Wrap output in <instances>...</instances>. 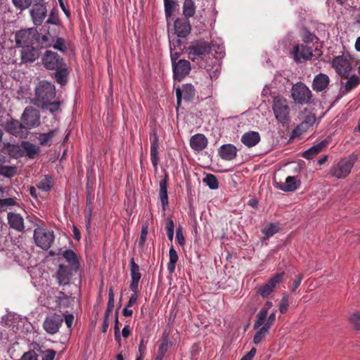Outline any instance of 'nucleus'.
Returning a JSON list of instances; mask_svg holds the SVG:
<instances>
[{
	"mask_svg": "<svg viewBox=\"0 0 360 360\" xmlns=\"http://www.w3.org/2000/svg\"><path fill=\"white\" fill-rule=\"evenodd\" d=\"M291 94L295 103L301 105L310 103L312 97L311 91L302 82H297L292 85Z\"/></svg>",
	"mask_w": 360,
	"mask_h": 360,
	"instance_id": "nucleus-8",
	"label": "nucleus"
},
{
	"mask_svg": "<svg viewBox=\"0 0 360 360\" xmlns=\"http://www.w3.org/2000/svg\"><path fill=\"white\" fill-rule=\"evenodd\" d=\"M272 109L276 120L283 124H287L290 121V107L288 101L277 96L274 98Z\"/></svg>",
	"mask_w": 360,
	"mask_h": 360,
	"instance_id": "nucleus-3",
	"label": "nucleus"
},
{
	"mask_svg": "<svg viewBox=\"0 0 360 360\" xmlns=\"http://www.w3.org/2000/svg\"><path fill=\"white\" fill-rule=\"evenodd\" d=\"M174 30L175 34L178 37H186L191 30V26L188 19L186 18L176 19L174 22Z\"/></svg>",
	"mask_w": 360,
	"mask_h": 360,
	"instance_id": "nucleus-18",
	"label": "nucleus"
},
{
	"mask_svg": "<svg viewBox=\"0 0 360 360\" xmlns=\"http://www.w3.org/2000/svg\"><path fill=\"white\" fill-rule=\"evenodd\" d=\"M179 38L180 37H177L173 39H169V49L179 50V49H181L182 42Z\"/></svg>",
	"mask_w": 360,
	"mask_h": 360,
	"instance_id": "nucleus-57",
	"label": "nucleus"
},
{
	"mask_svg": "<svg viewBox=\"0 0 360 360\" xmlns=\"http://www.w3.org/2000/svg\"><path fill=\"white\" fill-rule=\"evenodd\" d=\"M283 276L284 273L276 274L259 288L258 293L263 297H267L273 292L276 286L282 281Z\"/></svg>",
	"mask_w": 360,
	"mask_h": 360,
	"instance_id": "nucleus-16",
	"label": "nucleus"
},
{
	"mask_svg": "<svg viewBox=\"0 0 360 360\" xmlns=\"http://www.w3.org/2000/svg\"><path fill=\"white\" fill-rule=\"evenodd\" d=\"M130 270L131 281H139L141 277L139 266L135 263L134 258L130 261Z\"/></svg>",
	"mask_w": 360,
	"mask_h": 360,
	"instance_id": "nucleus-40",
	"label": "nucleus"
},
{
	"mask_svg": "<svg viewBox=\"0 0 360 360\" xmlns=\"http://www.w3.org/2000/svg\"><path fill=\"white\" fill-rule=\"evenodd\" d=\"M207 139L202 134H196L191 136L190 146L192 149L196 151H201L207 146Z\"/></svg>",
	"mask_w": 360,
	"mask_h": 360,
	"instance_id": "nucleus-27",
	"label": "nucleus"
},
{
	"mask_svg": "<svg viewBox=\"0 0 360 360\" xmlns=\"http://www.w3.org/2000/svg\"><path fill=\"white\" fill-rule=\"evenodd\" d=\"M309 129L305 124L301 122L292 131L290 138L295 139L300 137L302 134L308 131Z\"/></svg>",
	"mask_w": 360,
	"mask_h": 360,
	"instance_id": "nucleus-44",
	"label": "nucleus"
},
{
	"mask_svg": "<svg viewBox=\"0 0 360 360\" xmlns=\"http://www.w3.org/2000/svg\"><path fill=\"white\" fill-rule=\"evenodd\" d=\"M205 68L211 79L217 78L220 72V68L218 63H215L212 68H210V65H207Z\"/></svg>",
	"mask_w": 360,
	"mask_h": 360,
	"instance_id": "nucleus-51",
	"label": "nucleus"
},
{
	"mask_svg": "<svg viewBox=\"0 0 360 360\" xmlns=\"http://www.w3.org/2000/svg\"><path fill=\"white\" fill-rule=\"evenodd\" d=\"M34 240L38 247L48 250L54 240L53 231L44 228H37L34 231Z\"/></svg>",
	"mask_w": 360,
	"mask_h": 360,
	"instance_id": "nucleus-9",
	"label": "nucleus"
},
{
	"mask_svg": "<svg viewBox=\"0 0 360 360\" xmlns=\"http://www.w3.org/2000/svg\"><path fill=\"white\" fill-rule=\"evenodd\" d=\"M290 53L296 63L311 60L313 56L311 49L303 44L294 46Z\"/></svg>",
	"mask_w": 360,
	"mask_h": 360,
	"instance_id": "nucleus-13",
	"label": "nucleus"
},
{
	"mask_svg": "<svg viewBox=\"0 0 360 360\" xmlns=\"http://www.w3.org/2000/svg\"><path fill=\"white\" fill-rule=\"evenodd\" d=\"M37 34V29L34 27L21 30L15 32V41L18 47H25L34 45V35Z\"/></svg>",
	"mask_w": 360,
	"mask_h": 360,
	"instance_id": "nucleus-12",
	"label": "nucleus"
},
{
	"mask_svg": "<svg viewBox=\"0 0 360 360\" xmlns=\"http://www.w3.org/2000/svg\"><path fill=\"white\" fill-rule=\"evenodd\" d=\"M316 120V117L314 113H309L306 115L304 120L302 122L305 124L308 128H310L314 125Z\"/></svg>",
	"mask_w": 360,
	"mask_h": 360,
	"instance_id": "nucleus-55",
	"label": "nucleus"
},
{
	"mask_svg": "<svg viewBox=\"0 0 360 360\" xmlns=\"http://www.w3.org/2000/svg\"><path fill=\"white\" fill-rule=\"evenodd\" d=\"M46 4L44 0H39L30 10L32 20L36 26L41 25L47 15Z\"/></svg>",
	"mask_w": 360,
	"mask_h": 360,
	"instance_id": "nucleus-11",
	"label": "nucleus"
},
{
	"mask_svg": "<svg viewBox=\"0 0 360 360\" xmlns=\"http://www.w3.org/2000/svg\"><path fill=\"white\" fill-rule=\"evenodd\" d=\"M4 120V121L0 120V125L7 133L18 138L26 136L27 131L21 121L13 119L8 113L5 114Z\"/></svg>",
	"mask_w": 360,
	"mask_h": 360,
	"instance_id": "nucleus-4",
	"label": "nucleus"
},
{
	"mask_svg": "<svg viewBox=\"0 0 360 360\" xmlns=\"http://www.w3.org/2000/svg\"><path fill=\"white\" fill-rule=\"evenodd\" d=\"M335 72L342 77L347 78L352 70V59L347 55L335 56L330 62Z\"/></svg>",
	"mask_w": 360,
	"mask_h": 360,
	"instance_id": "nucleus-7",
	"label": "nucleus"
},
{
	"mask_svg": "<svg viewBox=\"0 0 360 360\" xmlns=\"http://www.w3.org/2000/svg\"><path fill=\"white\" fill-rule=\"evenodd\" d=\"M56 352L53 349L46 350L42 356V360H53Z\"/></svg>",
	"mask_w": 360,
	"mask_h": 360,
	"instance_id": "nucleus-59",
	"label": "nucleus"
},
{
	"mask_svg": "<svg viewBox=\"0 0 360 360\" xmlns=\"http://www.w3.org/2000/svg\"><path fill=\"white\" fill-rule=\"evenodd\" d=\"M238 150L236 147L231 143L221 146L218 150L219 156L224 160L231 161L237 156Z\"/></svg>",
	"mask_w": 360,
	"mask_h": 360,
	"instance_id": "nucleus-22",
	"label": "nucleus"
},
{
	"mask_svg": "<svg viewBox=\"0 0 360 360\" xmlns=\"http://www.w3.org/2000/svg\"><path fill=\"white\" fill-rule=\"evenodd\" d=\"M350 323L356 330H360V313L355 312L350 316Z\"/></svg>",
	"mask_w": 360,
	"mask_h": 360,
	"instance_id": "nucleus-54",
	"label": "nucleus"
},
{
	"mask_svg": "<svg viewBox=\"0 0 360 360\" xmlns=\"http://www.w3.org/2000/svg\"><path fill=\"white\" fill-rule=\"evenodd\" d=\"M278 231V227L276 224H270L264 229H262V232L265 236L266 238H269L273 236L275 233Z\"/></svg>",
	"mask_w": 360,
	"mask_h": 360,
	"instance_id": "nucleus-46",
	"label": "nucleus"
},
{
	"mask_svg": "<svg viewBox=\"0 0 360 360\" xmlns=\"http://www.w3.org/2000/svg\"><path fill=\"white\" fill-rule=\"evenodd\" d=\"M150 158L153 167L156 169L159 161L158 157V136L155 131H153L150 134Z\"/></svg>",
	"mask_w": 360,
	"mask_h": 360,
	"instance_id": "nucleus-23",
	"label": "nucleus"
},
{
	"mask_svg": "<svg viewBox=\"0 0 360 360\" xmlns=\"http://www.w3.org/2000/svg\"><path fill=\"white\" fill-rule=\"evenodd\" d=\"M176 6V3L174 0H164L165 13L167 19L171 18Z\"/></svg>",
	"mask_w": 360,
	"mask_h": 360,
	"instance_id": "nucleus-42",
	"label": "nucleus"
},
{
	"mask_svg": "<svg viewBox=\"0 0 360 360\" xmlns=\"http://www.w3.org/2000/svg\"><path fill=\"white\" fill-rule=\"evenodd\" d=\"M174 78L182 80L191 71L190 62L186 60H179L172 65Z\"/></svg>",
	"mask_w": 360,
	"mask_h": 360,
	"instance_id": "nucleus-17",
	"label": "nucleus"
},
{
	"mask_svg": "<svg viewBox=\"0 0 360 360\" xmlns=\"http://www.w3.org/2000/svg\"><path fill=\"white\" fill-rule=\"evenodd\" d=\"M357 157L352 154L346 158H342L338 162L333 165L330 169L329 174L336 179H344L351 172Z\"/></svg>",
	"mask_w": 360,
	"mask_h": 360,
	"instance_id": "nucleus-2",
	"label": "nucleus"
},
{
	"mask_svg": "<svg viewBox=\"0 0 360 360\" xmlns=\"http://www.w3.org/2000/svg\"><path fill=\"white\" fill-rule=\"evenodd\" d=\"M52 46L58 51H64L66 49L65 41L63 38H58L56 41L52 44Z\"/></svg>",
	"mask_w": 360,
	"mask_h": 360,
	"instance_id": "nucleus-58",
	"label": "nucleus"
},
{
	"mask_svg": "<svg viewBox=\"0 0 360 360\" xmlns=\"http://www.w3.org/2000/svg\"><path fill=\"white\" fill-rule=\"evenodd\" d=\"M289 307L288 298L287 296L283 297L278 304L279 311L281 314H285Z\"/></svg>",
	"mask_w": 360,
	"mask_h": 360,
	"instance_id": "nucleus-56",
	"label": "nucleus"
},
{
	"mask_svg": "<svg viewBox=\"0 0 360 360\" xmlns=\"http://www.w3.org/2000/svg\"><path fill=\"white\" fill-rule=\"evenodd\" d=\"M301 185L300 180L295 176H289L285 179V184H277L276 188L285 192H293L298 189Z\"/></svg>",
	"mask_w": 360,
	"mask_h": 360,
	"instance_id": "nucleus-24",
	"label": "nucleus"
},
{
	"mask_svg": "<svg viewBox=\"0 0 360 360\" xmlns=\"http://www.w3.org/2000/svg\"><path fill=\"white\" fill-rule=\"evenodd\" d=\"M21 147L23 151V156L25 155L30 159L35 158L40 153V147L29 141H22Z\"/></svg>",
	"mask_w": 360,
	"mask_h": 360,
	"instance_id": "nucleus-29",
	"label": "nucleus"
},
{
	"mask_svg": "<svg viewBox=\"0 0 360 360\" xmlns=\"http://www.w3.org/2000/svg\"><path fill=\"white\" fill-rule=\"evenodd\" d=\"M54 39L48 34H41L37 30V34L34 35V45L36 49H47L52 46Z\"/></svg>",
	"mask_w": 360,
	"mask_h": 360,
	"instance_id": "nucleus-28",
	"label": "nucleus"
},
{
	"mask_svg": "<svg viewBox=\"0 0 360 360\" xmlns=\"http://www.w3.org/2000/svg\"><path fill=\"white\" fill-rule=\"evenodd\" d=\"M167 176L166 175L165 178L160 181V191H159V198L161 201L163 210H165L168 205V195H167Z\"/></svg>",
	"mask_w": 360,
	"mask_h": 360,
	"instance_id": "nucleus-32",
	"label": "nucleus"
},
{
	"mask_svg": "<svg viewBox=\"0 0 360 360\" xmlns=\"http://www.w3.org/2000/svg\"><path fill=\"white\" fill-rule=\"evenodd\" d=\"M63 257L68 262L69 266L73 270L79 269V261L76 254L72 250H67L63 254Z\"/></svg>",
	"mask_w": 360,
	"mask_h": 360,
	"instance_id": "nucleus-33",
	"label": "nucleus"
},
{
	"mask_svg": "<svg viewBox=\"0 0 360 360\" xmlns=\"http://www.w3.org/2000/svg\"><path fill=\"white\" fill-rule=\"evenodd\" d=\"M261 136L257 131H249L244 133L241 136V142L248 148L255 146L259 143Z\"/></svg>",
	"mask_w": 360,
	"mask_h": 360,
	"instance_id": "nucleus-26",
	"label": "nucleus"
},
{
	"mask_svg": "<svg viewBox=\"0 0 360 360\" xmlns=\"http://www.w3.org/2000/svg\"><path fill=\"white\" fill-rule=\"evenodd\" d=\"M37 186L39 189L44 191H49L53 186L52 178L51 176H45L37 184Z\"/></svg>",
	"mask_w": 360,
	"mask_h": 360,
	"instance_id": "nucleus-39",
	"label": "nucleus"
},
{
	"mask_svg": "<svg viewBox=\"0 0 360 360\" xmlns=\"http://www.w3.org/2000/svg\"><path fill=\"white\" fill-rule=\"evenodd\" d=\"M20 120L26 131L37 127L40 124L39 112L32 106L24 110Z\"/></svg>",
	"mask_w": 360,
	"mask_h": 360,
	"instance_id": "nucleus-10",
	"label": "nucleus"
},
{
	"mask_svg": "<svg viewBox=\"0 0 360 360\" xmlns=\"http://www.w3.org/2000/svg\"><path fill=\"white\" fill-rule=\"evenodd\" d=\"M78 270H73L72 267L63 264L59 266L57 271V278L60 285L69 284L70 281L74 273Z\"/></svg>",
	"mask_w": 360,
	"mask_h": 360,
	"instance_id": "nucleus-20",
	"label": "nucleus"
},
{
	"mask_svg": "<svg viewBox=\"0 0 360 360\" xmlns=\"http://www.w3.org/2000/svg\"><path fill=\"white\" fill-rule=\"evenodd\" d=\"M276 321V311H273L268 316L266 321H263L259 325L257 324V319L255 321L253 328L257 330L254 338L253 342L258 345L262 342L269 333V330Z\"/></svg>",
	"mask_w": 360,
	"mask_h": 360,
	"instance_id": "nucleus-5",
	"label": "nucleus"
},
{
	"mask_svg": "<svg viewBox=\"0 0 360 360\" xmlns=\"http://www.w3.org/2000/svg\"><path fill=\"white\" fill-rule=\"evenodd\" d=\"M63 321V317L57 314L48 315L44 321L43 328L49 334H55L58 330Z\"/></svg>",
	"mask_w": 360,
	"mask_h": 360,
	"instance_id": "nucleus-15",
	"label": "nucleus"
},
{
	"mask_svg": "<svg viewBox=\"0 0 360 360\" xmlns=\"http://www.w3.org/2000/svg\"><path fill=\"white\" fill-rule=\"evenodd\" d=\"M203 181L206 185L212 190L217 189L219 187L217 179L213 174H207Z\"/></svg>",
	"mask_w": 360,
	"mask_h": 360,
	"instance_id": "nucleus-43",
	"label": "nucleus"
},
{
	"mask_svg": "<svg viewBox=\"0 0 360 360\" xmlns=\"http://www.w3.org/2000/svg\"><path fill=\"white\" fill-rule=\"evenodd\" d=\"M114 293L112 288H110L108 292V302L107 305V309L105 312L106 318H108L110 313L112 311L114 307Z\"/></svg>",
	"mask_w": 360,
	"mask_h": 360,
	"instance_id": "nucleus-52",
	"label": "nucleus"
},
{
	"mask_svg": "<svg viewBox=\"0 0 360 360\" xmlns=\"http://www.w3.org/2000/svg\"><path fill=\"white\" fill-rule=\"evenodd\" d=\"M168 349V342L167 340H164L158 350V354L155 357V360H162L165 354L167 352Z\"/></svg>",
	"mask_w": 360,
	"mask_h": 360,
	"instance_id": "nucleus-53",
	"label": "nucleus"
},
{
	"mask_svg": "<svg viewBox=\"0 0 360 360\" xmlns=\"http://www.w3.org/2000/svg\"><path fill=\"white\" fill-rule=\"evenodd\" d=\"M42 63L48 70H58L64 65L63 58L52 51L45 52L42 58Z\"/></svg>",
	"mask_w": 360,
	"mask_h": 360,
	"instance_id": "nucleus-14",
	"label": "nucleus"
},
{
	"mask_svg": "<svg viewBox=\"0 0 360 360\" xmlns=\"http://www.w3.org/2000/svg\"><path fill=\"white\" fill-rule=\"evenodd\" d=\"M56 133L55 130L49 131L48 133L40 134L39 136V143L41 146H46L51 141Z\"/></svg>",
	"mask_w": 360,
	"mask_h": 360,
	"instance_id": "nucleus-47",
	"label": "nucleus"
},
{
	"mask_svg": "<svg viewBox=\"0 0 360 360\" xmlns=\"http://www.w3.org/2000/svg\"><path fill=\"white\" fill-rule=\"evenodd\" d=\"M328 141L323 140L320 143L311 146L309 149L306 150L302 153V157L307 160L313 159L317 154L323 150V149L328 145Z\"/></svg>",
	"mask_w": 360,
	"mask_h": 360,
	"instance_id": "nucleus-30",
	"label": "nucleus"
},
{
	"mask_svg": "<svg viewBox=\"0 0 360 360\" xmlns=\"http://www.w3.org/2000/svg\"><path fill=\"white\" fill-rule=\"evenodd\" d=\"M8 222L10 226L16 231H22L24 230V219L19 214L8 213Z\"/></svg>",
	"mask_w": 360,
	"mask_h": 360,
	"instance_id": "nucleus-31",
	"label": "nucleus"
},
{
	"mask_svg": "<svg viewBox=\"0 0 360 360\" xmlns=\"http://www.w3.org/2000/svg\"><path fill=\"white\" fill-rule=\"evenodd\" d=\"M360 84V78L356 75H352L349 77L345 84V88L347 91H349Z\"/></svg>",
	"mask_w": 360,
	"mask_h": 360,
	"instance_id": "nucleus-48",
	"label": "nucleus"
},
{
	"mask_svg": "<svg viewBox=\"0 0 360 360\" xmlns=\"http://www.w3.org/2000/svg\"><path fill=\"white\" fill-rule=\"evenodd\" d=\"M169 261L167 264V271L169 274H172L175 270L176 264L179 259L176 251L173 246H171L169 251Z\"/></svg>",
	"mask_w": 360,
	"mask_h": 360,
	"instance_id": "nucleus-35",
	"label": "nucleus"
},
{
	"mask_svg": "<svg viewBox=\"0 0 360 360\" xmlns=\"http://www.w3.org/2000/svg\"><path fill=\"white\" fill-rule=\"evenodd\" d=\"M257 352V349L255 347H252L250 351L246 354L245 356L242 357L240 360H252Z\"/></svg>",
	"mask_w": 360,
	"mask_h": 360,
	"instance_id": "nucleus-64",
	"label": "nucleus"
},
{
	"mask_svg": "<svg viewBox=\"0 0 360 360\" xmlns=\"http://www.w3.org/2000/svg\"><path fill=\"white\" fill-rule=\"evenodd\" d=\"M60 105V103L59 101H48L44 105H40L39 108L53 113L59 110Z\"/></svg>",
	"mask_w": 360,
	"mask_h": 360,
	"instance_id": "nucleus-45",
	"label": "nucleus"
},
{
	"mask_svg": "<svg viewBox=\"0 0 360 360\" xmlns=\"http://www.w3.org/2000/svg\"><path fill=\"white\" fill-rule=\"evenodd\" d=\"M176 96L178 106L180 105L182 98L186 101H191L195 96V89L191 84H186L182 87L176 89Z\"/></svg>",
	"mask_w": 360,
	"mask_h": 360,
	"instance_id": "nucleus-19",
	"label": "nucleus"
},
{
	"mask_svg": "<svg viewBox=\"0 0 360 360\" xmlns=\"http://www.w3.org/2000/svg\"><path fill=\"white\" fill-rule=\"evenodd\" d=\"M329 83V77L326 74L319 73L313 79L312 89L316 92H321L327 89Z\"/></svg>",
	"mask_w": 360,
	"mask_h": 360,
	"instance_id": "nucleus-25",
	"label": "nucleus"
},
{
	"mask_svg": "<svg viewBox=\"0 0 360 360\" xmlns=\"http://www.w3.org/2000/svg\"><path fill=\"white\" fill-rule=\"evenodd\" d=\"M39 56V51L32 46L22 47L20 58L22 63H32Z\"/></svg>",
	"mask_w": 360,
	"mask_h": 360,
	"instance_id": "nucleus-21",
	"label": "nucleus"
},
{
	"mask_svg": "<svg viewBox=\"0 0 360 360\" xmlns=\"http://www.w3.org/2000/svg\"><path fill=\"white\" fill-rule=\"evenodd\" d=\"M20 360H37V355L34 352H28L22 356Z\"/></svg>",
	"mask_w": 360,
	"mask_h": 360,
	"instance_id": "nucleus-63",
	"label": "nucleus"
},
{
	"mask_svg": "<svg viewBox=\"0 0 360 360\" xmlns=\"http://www.w3.org/2000/svg\"><path fill=\"white\" fill-rule=\"evenodd\" d=\"M9 155L13 158H18L23 156V151L21 147V143L18 144H11L8 143L6 147Z\"/></svg>",
	"mask_w": 360,
	"mask_h": 360,
	"instance_id": "nucleus-37",
	"label": "nucleus"
},
{
	"mask_svg": "<svg viewBox=\"0 0 360 360\" xmlns=\"http://www.w3.org/2000/svg\"><path fill=\"white\" fill-rule=\"evenodd\" d=\"M195 5L193 0H185L183 6V13L186 18L193 17L195 13Z\"/></svg>",
	"mask_w": 360,
	"mask_h": 360,
	"instance_id": "nucleus-36",
	"label": "nucleus"
},
{
	"mask_svg": "<svg viewBox=\"0 0 360 360\" xmlns=\"http://www.w3.org/2000/svg\"><path fill=\"white\" fill-rule=\"evenodd\" d=\"M17 173V167L15 166L4 165L2 164L0 167V175L6 178H11Z\"/></svg>",
	"mask_w": 360,
	"mask_h": 360,
	"instance_id": "nucleus-38",
	"label": "nucleus"
},
{
	"mask_svg": "<svg viewBox=\"0 0 360 360\" xmlns=\"http://www.w3.org/2000/svg\"><path fill=\"white\" fill-rule=\"evenodd\" d=\"M301 37L302 41L306 44L312 43L315 40H317L316 36L307 30H302Z\"/></svg>",
	"mask_w": 360,
	"mask_h": 360,
	"instance_id": "nucleus-50",
	"label": "nucleus"
},
{
	"mask_svg": "<svg viewBox=\"0 0 360 360\" xmlns=\"http://www.w3.org/2000/svg\"><path fill=\"white\" fill-rule=\"evenodd\" d=\"M211 50L210 44L204 39L192 41L188 47V58L193 61L202 58Z\"/></svg>",
	"mask_w": 360,
	"mask_h": 360,
	"instance_id": "nucleus-6",
	"label": "nucleus"
},
{
	"mask_svg": "<svg viewBox=\"0 0 360 360\" xmlns=\"http://www.w3.org/2000/svg\"><path fill=\"white\" fill-rule=\"evenodd\" d=\"M56 96V88L53 84L46 81L40 82L35 89V96L32 103L39 107L44 105L48 101H52Z\"/></svg>",
	"mask_w": 360,
	"mask_h": 360,
	"instance_id": "nucleus-1",
	"label": "nucleus"
},
{
	"mask_svg": "<svg viewBox=\"0 0 360 360\" xmlns=\"http://www.w3.org/2000/svg\"><path fill=\"white\" fill-rule=\"evenodd\" d=\"M213 49V50L216 52V53L219 57L224 56L225 51H224V46H223V44L215 45L213 44L212 46H211V49Z\"/></svg>",
	"mask_w": 360,
	"mask_h": 360,
	"instance_id": "nucleus-60",
	"label": "nucleus"
},
{
	"mask_svg": "<svg viewBox=\"0 0 360 360\" xmlns=\"http://www.w3.org/2000/svg\"><path fill=\"white\" fill-rule=\"evenodd\" d=\"M12 2L15 8L20 11L26 10L32 4V0H12Z\"/></svg>",
	"mask_w": 360,
	"mask_h": 360,
	"instance_id": "nucleus-49",
	"label": "nucleus"
},
{
	"mask_svg": "<svg viewBox=\"0 0 360 360\" xmlns=\"http://www.w3.org/2000/svg\"><path fill=\"white\" fill-rule=\"evenodd\" d=\"M56 72L55 73V78L59 84L61 85H64L67 82V76H68V70L66 68H60L58 70H56Z\"/></svg>",
	"mask_w": 360,
	"mask_h": 360,
	"instance_id": "nucleus-41",
	"label": "nucleus"
},
{
	"mask_svg": "<svg viewBox=\"0 0 360 360\" xmlns=\"http://www.w3.org/2000/svg\"><path fill=\"white\" fill-rule=\"evenodd\" d=\"M181 52V49H179V50H175V49H170V57L172 65L177 63V59L179 58L180 54Z\"/></svg>",
	"mask_w": 360,
	"mask_h": 360,
	"instance_id": "nucleus-61",
	"label": "nucleus"
},
{
	"mask_svg": "<svg viewBox=\"0 0 360 360\" xmlns=\"http://www.w3.org/2000/svg\"><path fill=\"white\" fill-rule=\"evenodd\" d=\"M148 234V226L143 225L141 229V237L139 240V245H143L146 240V236Z\"/></svg>",
	"mask_w": 360,
	"mask_h": 360,
	"instance_id": "nucleus-62",
	"label": "nucleus"
},
{
	"mask_svg": "<svg viewBox=\"0 0 360 360\" xmlns=\"http://www.w3.org/2000/svg\"><path fill=\"white\" fill-rule=\"evenodd\" d=\"M273 307V303L271 301H267L261 308L259 311L256 315L257 324L259 325L263 321H266L268 319V312L269 309Z\"/></svg>",
	"mask_w": 360,
	"mask_h": 360,
	"instance_id": "nucleus-34",
	"label": "nucleus"
}]
</instances>
